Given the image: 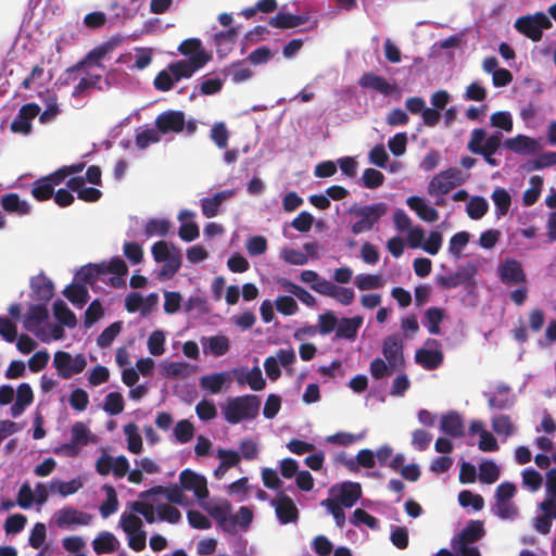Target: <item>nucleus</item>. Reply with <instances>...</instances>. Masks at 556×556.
<instances>
[{
	"mask_svg": "<svg viewBox=\"0 0 556 556\" xmlns=\"http://www.w3.org/2000/svg\"><path fill=\"white\" fill-rule=\"evenodd\" d=\"M261 400L257 395L245 394L229 400L223 408L225 419L232 425L254 419L260 412Z\"/></svg>",
	"mask_w": 556,
	"mask_h": 556,
	"instance_id": "f257e3e1",
	"label": "nucleus"
},
{
	"mask_svg": "<svg viewBox=\"0 0 556 556\" xmlns=\"http://www.w3.org/2000/svg\"><path fill=\"white\" fill-rule=\"evenodd\" d=\"M483 128H476L471 132L467 148L473 153L483 156L485 162L491 166H497L498 161L493 157L502 144V134L496 132L488 138Z\"/></svg>",
	"mask_w": 556,
	"mask_h": 556,
	"instance_id": "f03ea898",
	"label": "nucleus"
},
{
	"mask_svg": "<svg viewBox=\"0 0 556 556\" xmlns=\"http://www.w3.org/2000/svg\"><path fill=\"white\" fill-rule=\"evenodd\" d=\"M151 253L156 263H163L159 274L161 279H170L181 267V253L175 245H168L166 241H157L151 248Z\"/></svg>",
	"mask_w": 556,
	"mask_h": 556,
	"instance_id": "7ed1b4c3",
	"label": "nucleus"
},
{
	"mask_svg": "<svg viewBox=\"0 0 556 556\" xmlns=\"http://www.w3.org/2000/svg\"><path fill=\"white\" fill-rule=\"evenodd\" d=\"M116 45L117 41L109 40L90 50L83 60L78 61L64 72L63 84L68 85L70 83L77 80L84 68L88 65L96 64L97 66L102 67L99 62L113 51Z\"/></svg>",
	"mask_w": 556,
	"mask_h": 556,
	"instance_id": "20e7f679",
	"label": "nucleus"
},
{
	"mask_svg": "<svg viewBox=\"0 0 556 556\" xmlns=\"http://www.w3.org/2000/svg\"><path fill=\"white\" fill-rule=\"evenodd\" d=\"M387 211L388 205L384 202L352 208L353 214L359 219L352 224L351 231L354 235H359L371 230Z\"/></svg>",
	"mask_w": 556,
	"mask_h": 556,
	"instance_id": "39448f33",
	"label": "nucleus"
},
{
	"mask_svg": "<svg viewBox=\"0 0 556 556\" xmlns=\"http://www.w3.org/2000/svg\"><path fill=\"white\" fill-rule=\"evenodd\" d=\"M514 26L518 33L536 42L542 39L543 29L552 27V22L545 13L536 12L533 15L518 17Z\"/></svg>",
	"mask_w": 556,
	"mask_h": 556,
	"instance_id": "423d86ee",
	"label": "nucleus"
},
{
	"mask_svg": "<svg viewBox=\"0 0 556 556\" xmlns=\"http://www.w3.org/2000/svg\"><path fill=\"white\" fill-rule=\"evenodd\" d=\"M86 365L87 362L83 354L72 357L68 352L58 351L53 357V366L63 379H70L73 375L80 374Z\"/></svg>",
	"mask_w": 556,
	"mask_h": 556,
	"instance_id": "0eeeda50",
	"label": "nucleus"
},
{
	"mask_svg": "<svg viewBox=\"0 0 556 556\" xmlns=\"http://www.w3.org/2000/svg\"><path fill=\"white\" fill-rule=\"evenodd\" d=\"M210 56L205 52H198L188 60H179L168 65V71L173 74L176 81L181 78H189L193 73L203 67Z\"/></svg>",
	"mask_w": 556,
	"mask_h": 556,
	"instance_id": "6e6552de",
	"label": "nucleus"
},
{
	"mask_svg": "<svg viewBox=\"0 0 556 556\" xmlns=\"http://www.w3.org/2000/svg\"><path fill=\"white\" fill-rule=\"evenodd\" d=\"M425 345L429 348H434V350H417L415 354V361L426 370H434L442 365L444 359L443 353L440 350L441 343L437 339L429 338L426 340Z\"/></svg>",
	"mask_w": 556,
	"mask_h": 556,
	"instance_id": "1a4fd4ad",
	"label": "nucleus"
},
{
	"mask_svg": "<svg viewBox=\"0 0 556 556\" xmlns=\"http://www.w3.org/2000/svg\"><path fill=\"white\" fill-rule=\"evenodd\" d=\"M382 354L390 363L391 370H397L404 366L403 341L400 334H391L383 340Z\"/></svg>",
	"mask_w": 556,
	"mask_h": 556,
	"instance_id": "9d476101",
	"label": "nucleus"
},
{
	"mask_svg": "<svg viewBox=\"0 0 556 556\" xmlns=\"http://www.w3.org/2000/svg\"><path fill=\"white\" fill-rule=\"evenodd\" d=\"M186 118L182 111L168 110L159 114L155 118V127L160 134H178L185 129Z\"/></svg>",
	"mask_w": 556,
	"mask_h": 556,
	"instance_id": "9b49d317",
	"label": "nucleus"
},
{
	"mask_svg": "<svg viewBox=\"0 0 556 556\" xmlns=\"http://www.w3.org/2000/svg\"><path fill=\"white\" fill-rule=\"evenodd\" d=\"M500 280L507 286L525 283L527 275L520 264L515 258H506L497 268Z\"/></svg>",
	"mask_w": 556,
	"mask_h": 556,
	"instance_id": "f8f14e48",
	"label": "nucleus"
},
{
	"mask_svg": "<svg viewBox=\"0 0 556 556\" xmlns=\"http://www.w3.org/2000/svg\"><path fill=\"white\" fill-rule=\"evenodd\" d=\"M179 482L185 491H192L198 500H204L208 496L207 481L204 476L185 469L179 475Z\"/></svg>",
	"mask_w": 556,
	"mask_h": 556,
	"instance_id": "ddd939ff",
	"label": "nucleus"
},
{
	"mask_svg": "<svg viewBox=\"0 0 556 556\" xmlns=\"http://www.w3.org/2000/svg\"><path fill=\"white\" fill-rule=\"evenodd\" d=\"M206 510L224 532L235 534V526L231 519L232 506L227 500L207 507Z\"/></svg>",
	"mask_w": 556,
	"mask_h": 556,
	"instance_id": "4468645a",
	"label": "nucleus"
},
{
	"mask_svg": "<svg viewBox=\"0 0 556 556\" xmlns=\"http://www.w3.org/2000/svg\"><path fill=\"white\" fill-rule=\"evenodd\" d=\"M358 85L364 89H371L388 97L396 91L395 84L389 83L384 77L372 72L364 73L358 79Z\"/></svg>",
	"mask_w": 556,
	"mask_h": 556,
	"instance_id": "2eb2a0df",
	"label": "nucleus"
},
{
	"mask_svg": "<svg viewBox=\"0 0 556 556\" xmlns=\"http://www.w3.org/2000/svg\"><path fill=\"white\" fill-rule=\"evenodd\" d=\"M91 520L92 516L90 514L77 510L74 507H64L56 513V525L60 528L88 526Z\"/></svg>",
	"mask_w": 556,
	"mask_h": 556,
	"instance_id": "dca6fc26",
	"label": "nucleus"
},
{
	"mask_svg": "<svg viewBox=\"0 0 556 556\" xmlns=\"http://www.w3.org/2000/svg\"><path fill=\"white\" fill-rule=\"evenodd\" d=\"M273 505L275 506L276 515L280 523L287 525L298 520V507L288 495L283 493L279 494L277 498L273 501Z\"/></svg>",
	"mask_w": 556,
	"mask_h": 556,
	"instance_id": "f3484780",
	"label": "nucleus"
},
{
	"mask_svg": "<svg viewBox=\"0 0 556 556\" xmlns=\"http://www.w3.org/2000/svg\"><path fill=\"white\" fill-rule=\"evenodd\" d=\"M318 288V294L330 296L343 305H350L355 299V293L351 288L340 287L331 281H325Z\"/></svg>",
	"mask_w": 556,
	"mask_h": 556,
	"instance_id": "a211bd4d",
	"label": "nucleus"
},
{
	"mask_svg": "<svg viewBox=\"0 0 556 556\" xmlns=\"http://www.w3.org/2000/svg\"><path fill=\"white\" fill-rule=\"evenodd\" d=\"M485 534V530L483 527V522L480 520H471L468 525L460 531V533L452 540V546L456 547V544H471L480 539H482Z\"/></svg>",
	"mask_w": 556,
	"mask_h": 556,
	"instance_id": "6ab92c4d",
	"label": "nucleus"
},
{
	"mask_svg": "<svg viewBox=\"0 0 556 556\" xmlns=\"http://www.w3.org/2000/svg\"><path fill=\"white\" fill-rule=\"evenodd\" d=\"M308 20V14L295 15L279 11L275 16L269 18L268 25L279 29H291L305 24Z\"/></svg>",
	"mask_w": 556,
	"mask_h": 556,
	"instance_id": "aec40b11",
	"label": "nucleus"
},
{
	"mask_svg": "<svg viewBox=\"0 0 556 556\" xmlns=\"http://www.w3.org/2000/svg\"><path fill=\"white\" fill-rule=\"evenodd\" d=\"M440 429L452 438H460L465 434L464 420L455 410H451L441 417Z\"/></svg>",
	"mask_w": 556,
	"mask_h": 556,
	"instance_id": "412c9836",
	"label": "nucleus"
},
{
	"mask_svg": "<svg viewBox=\"0 0 556 556\" xmlns=\"http://www.w3.org/2000/svg\"><path fill=\"white\" fill-rule=\"evenodd\" d=\"M406 204L424 222L434 223L439 219V212L434 207L428 205L425 199L420 197L412 195L407 198Z\"/></svg>",
	"mask_w": 556,
	"mask_h": 556,
	"instance_id": "4be33fe9",
	"label": "nucleus"
},
{
	"mask_svg": "<svg viewBox=\"0 0 556 556\" xmlns=\"http://www.w3.org/2000/svg\"><path fill=\"white\" fill-rule=\"evenodd\" d=\"M30 287L36 299L43 303H48L54 295V285L45 274L33 277Z\"/></svg>",
	"mask_w": 556,
	"mask_h": 556,
	"instance_id": "5701e85b",
	"label": "nucleus"
},
{
	"mask_svg": "<svg viewBox=\"0 0 556 556\" xmlns=\"http://www.w3.org/2000/svg\"><path fill=\"white\" fill-rule=\"evenodd\" d=\"M233 195H235V191L233 190H222V191L215 193L211 198L202 199L201 200L202 214L206 218L215 217L218 214L219 206L222 205V203L226 199H229V198H231Z\"/></svg>",
	"mask_w": 556,
	"mask_h": 556,
	"instance_id": "b1692460",
	"label": "nucleus"
},
{
	"mask_svg": "<svg viewBox=\"0 0 556 556\" xmlns=\"http://www.w3.org/2000/svg\"><path fill=\"white\" fill-rule=\"evenodd\" d=\"M2 208L9 214H17L20 216L28 215L31 206L25 200H22L17 193H7L1 198Z\"/></svg>",
	"mask_w": 556,
	"mask_h": 556,
	"instance_id": "393cba45",
	"label": "nucleus"
},
{
	"mask_svg": "<svg viewBox=\"0 0 556 556\" xmlns=\"http://www.w3.org/2000/svg\"><path fill=\"white\" fill-rule=\"evenodd\" d=\"M100 266L102 267L101 274L102 276L111 273L115 274L116 277H112L110 279V282L113 287L117 288L124 285V281L122 280V277L125 276L128 273V268L126 263L118 256L111 260L109 264L105 262L100 263Z\"/></svg>",
	"mask_w": 556,
	"mask_h": 556,
	"instance_id": "a878e982",
	"label": "nucleus"
},
{
	"mask_svg": "<svg viewBox=\"0 0 556 556\" xmlns=\"http://www.w3.org/2000/svg\"><path fill=\"white\" fill-rule=\"evenodd\" d=\"M362 496V488L357 482H344L340 486V492L337 500L345 508H351Z\"/></svg>",
	"mask_w": 556,
	"mask_h": 556,
	"instance_id": "bb28decb",
	"label": "nucleus"
},
{
	"mask_svg": "<svg viewBox=\"0 0 556 556\" xmlns=\"http://www.w3.org/2000/svg\"><path fill=\"white\" fill-rule=\"evenodd\" d=\"M362 324V316H354L352 318L343 317L338 321L336 337L338 339L354 340Z\"/></svg>",
	"mask_w": 556,
	"mask_h": 556,
	"instance_id": "cd10ccee",
	"label": "nucleus"
},
{
	"mask_svg": "<svg viewBox=\"0 0 556 556\" xmlns=\"http://www.w3.org/2000/svg\"><path fill=\"white\" fill-rule=\"evenodd\" d=\"M473 274L475 269L472 267H460L453 274L441 276L438 279V283L444 289H454L467 282Z\"/></svg>",
	"mask_w": 556,
	"mask_h": 556,
	"instance_id": "c85d7f7f",
	"label": "nucleus"
},
{
	"mask_svg": "<svg viewBox=\"0 0 556 556\" xmlns=\"http://www.w3.org/2000/svg\"><path fill=\"white\" fill-rule=\"evenodd\" d=\"M119 546V542L116 536L109 532L102 531L92 541V547L96 554H111L114 553Z\"/></svg>",
	"mask_w": 556,
	"mask_h": 556,
	"instance_id": "c756f323",
	"label": "nucleus"
},
{
	"mask_svg": "<svg viewBox=\"0 0 556 556\" xmlns=\"http://www.w3.org/2000/svg\"><path fill=\"white\" fill-rule=\"evenodd\" d=\"M48 316L49 312L46 305H30L24 321V326L28 331L35 332L37 328L48 318Z\"/></svg>",
	"mask_w": 556,
	"mask_h": 556,
	"instance_id": "7c9ffc66",
	"label": "nucleus"
},
{
	"mask_svg": "<svg viewBox=\"0 0 556 556\" xmlns=\"http://www.w3.org/2000/svg\"><path fill=\"white\" fill-rule=\"evenodd\" d=\"M237 382L241 386L247 383L253 391H261L266 386V381L258 366H254L249 371L237 376Z\"/></svg>",
	"mask_w": 556,
	"mask_h": 556,
	"instance_id": "2f4dec72",
	"label": "nucleus"
},
{
	"mask_svg": "<svg viewBox=\"0 0 556 556\" xmlns=\"http://www.w3.org/2000/svg\"><path fill=\"white\" fill-rule=\"evenodd\" d=\"M278 283L285 290H287L288 292H290L291 294L296 296L305 305H307L309 307H313V306L316 305L315 298L307 290H305L303 287L298 286V285L293 283L292 281H290V280H288L286 278L279 279Z\"/></svg>",
	"mask_w": 556,
	"mask_h": 556,
	"instance_id": "473e14b6",
	"label": "nucleus"
},
{
	"mask_svg": "<svg viewBox=\"0 0 556 556\" xmlns=\"http://www.w3.org/2000/svg\"><path fill=\"white\" fill-rule=\"evenodd\" d=\"M53 314L58 321L68 328H74L77 325L75 314L68 308L64 301L58 299L53 303Z\"/></svg>",
	"mask_w": 556,
	"mask_h": 556,
	"instance_id": "72a5a7b5",
	"label": "nucleus"
},
{
	"mask_svg": "<svg viewBox=\"0 0 556 556\" xmlns=\"http://www.w3.org/2000/svg\"><path fill=\"white\" fill-rule=\"evenodd\" d=\"M491 199L495 205V215L497 218L505 216L511 205V197L504 188H495L491 194Z\"/></svg>",
	"mask_w": 556,
	"mask_h": 556,
	"instance_id": "f704fd0d",
	"label": "nucleus"
},
{
	"mask_svg": "<svg viewBox=\"0 0 556 556\" xmlns=\"http://www.w3.org/2000/svg\"><path fill=\"white\" fill-rule=\"evenodd\" d=\"M227 380L228 375L226 372L205 375L200 378V387L213 394H217L222 391Z\"/></svg>",
	"mask_w": 556,
	"mask_h": 556,
	"instance_id": "c9c22d12",
	"label": "nucleus"
},
{
	"mask_svg": "<svg viewBox=\"0 0 556 556\" xmlns=\"http://www.w3.org/2000/svg\"><path fill=\"white\" fill-rule=\"evenodd\" d=\"M63 294L77 307H83L89 300L88 290L83 285H70L64 289Z\"/></svg>",
	"mask_w": 556,
	"mask_h": 556,
	"instance_id": "e433bc0d",
	"label": "nucleus"
},
{
	"mask_svg": "<svg viewBox=\"0 0 556 556\" xmlns=\"http://www.w3.org/2000/svg\"><path fill=\"white\" fill-rule=\"evenodd\" d=\"M504 146L516 153L533 152L536 148V141L528 136L518 135L515 138L507 139Z\"/></svg>",
	"mask_w": 556,
	"mask_h": 556,
	"instance_id": "4c0bfd02",
	"label": "nucleus"
},
{
	"mask_svg": "<svg viewBox=\"0 0 556 556\" xmlns=\"http://www.w3.org/2000/svg\"><path fill=\"white\" fill-rule=\"evenodd\" d=\"M491 511L503 520H513L518 515V508L510 500H495L494 505L491 507Z\"/></svg>",
	"mask_w": 556,
	"mask_h": 556,
	"instance_id": "58836bf2",
	"label": "nucleus"
},
{
	"mask_svg": "<svg viewBox=\"0 0 556 556\" xmlns=\"http://www.w3.org/2000/svg\"><path fill=\"white\" fill-rule=\"evenodd\" d=\"M491 424L493 431L498 435H504L505 438L513 435L516 431V427L508 415H495L492 418Z\"/></svg>",
	"mask_w": 556,
	"mask_h": 556,
	"instance_id": "ea45409f",
	"label": "nucleus"
},
{
	"mask_svg": "<svg viewBox=\"0 0 556 556\" xmlns=\"http://www.w3.org/2000/svg\"><path fill=\"white\" fill-rule=\"evenodd\" d=\"M101 268L100 263L85 265L77 273L76 277L79 281L88 283L93 288L98 280H103L101 278Z\"/></svg>",
	"mask_w": 556,
	"mask_h": 556,
	"instance_id": "a19ab883",
	"label": "nucleus"
},
{
	"mask_svg": "<svg viewBox=\"0 0 556 556\" xmlns=\"http://www.w3.org/2000/svg\"><path fill=\"white\" fill-rule=\"evenodd\" d=\"M453 189V184L446 179L444 174L440 172L428 185V193L430 195H444Z\"/></svg>",
	"mask_w": 556,
	"mask_h": 556,
	"instance_id": "79ce46f5",
	"label": "nucleus"
},
{
	"mask_svg": "<svg viewBox=\"0 0 556 556\" xmlns=\"http://www.w3.org/2000/svg\"><path fill=\"white\" fill-rule=\"evenodd\" d=\"M124 433L127 437V448L134 454H138L142 450V439L138 432L136 424L130 422L124 427Z\"/></svg>",
	"mask_w": 556,
	"mask_h": 556,
	"instance_id": "37998d69",
	"label": "nucleus"
},
{
	"mask_svg": "<svg viewBox=\"0 0 556 556\" xmlns=\"http://www.w3.org/2000/svg\"><path fill=\"white\" fill-rule=\"evenodd\" d=\"M149 494H165L168 502L173 504L181 505L184 503V489L181 485H174L172 488H166L162 485H157L151 488L148 491Z\"/></svg>",
	"mask_w": 556,
	"mask_h": 556,
	"instance_id": "c03bdc74",
	"label": "nucleus"
},
{
	"mask_svg": "<svg viewBox=\"0 0 556 556\" xmlns=\"http://www.w3.org/2000/svg\"><path fill=\"white\" fill-rule=\"evenodd\" d=\"M489 210L488 201L479 195L472 197L467 204L466 212L471 219L482 218Z\"/></svg>",
	"mask_w": 556,
	"mask_h": 556,
	"instance_id": "a18cd8bd",
	"label": "nucleus"
},
{
	"mask_svg": "<svg viewBox=\"0 0 556 556\" xmlns=\"http://www.w3.org/2000/svg\"><path fill=\"white\" fill-rule=\"evenodd\" d=\"M500 473V468L493 460H485L479 467V480L485 484L496 482Z\"/></svg>",
	"mask_w": 556,
	"mask_h": 556,
	"instance_id": "49530a36",
	"label": "nucleus"
},
{
	"mask_svg": "<svg viewBox=\"0 0 556 556\" xmlns=\"http://www.w3.org/2000/svg\"><path fill=\"white\" fill-rule=\"evenodd\" d=\"M103 490L106 493V500L100 506V514L103 518H108L117 510L118 500L115 489L112 485L105 484Z\"/></svg>",
	"mask_w": 556,
	"mask_h": 556,
	"instance_id": "de8ad7c7",
	"label": "nucleus"
},
{
	"mask_svg": "<svg viewBox=\"0 0 556 556\" xmlns=\"http://www.w3.org/2000/svg\"><path fill=\"white\" fill-rule=\"evenodd\" d=\"M170 230V222L168 219L152 218L148 220L144 227L147 237L161 236L165 237Z\"/></svg>",
	"mask_w": 556,
	"mask_h": 556,
	"instance_id": "09e8293b",
	"label": "nucleus"
},
{
	"mask_svg": "<svg viewBox=\"0 0 556 556\" xmlns=\"http://www.w3.org/2000/svg\"><path fill=\"white\" fill-rule=\"evenodd\" d=\"M81 486V481L77 479H73L71 481L53 480L50 483V490L52 492H58L64 497L76 493Z\"/></svg>",
	"mask_w": 556,
	"mask_h": 556,
	"instance_id": "8fccbe9b",
	"label": "nucleus"
},
{
	"mask_svg": "<svg viewBox=\"0 0 556 556\" xmlns=\"http://www.w3.org/2000/svg\"><path fill=\"white\" fill-rule=\"evenodd\" d=\"M54 194V188L45 177L37 179L31 188V195L37 201L49 200Z\"/></svg>",
	"mask_w": 556,
	"mask_h": 556,
	"instance_id": "3c124183",
	"label": "nucleus"
},
{
	"mask_svg": "<svg viewBox=\"0 0 556 556\" xmlns=\"http://www.w3.org/2000/svg\"><path fill=\"white\" fill-rule=\"evenodd\" d=\"M122 321H114L106 327L98 337L97 344L100 348L110 346L122 330Z\"/></svg>",
	"mask_w": 556,
	"mask_h": 556,
	"instance_id": "603ef678",
	"label": "nucleus"
},
{
	"mask_svg": "<svg viewBox=\"0 0 556 556\" xmlns=\"http://www.w3.org/2000/svg\"><path fill=\"white\" fill-rule=\"evenodd\" d=\"M470 235L467 231H459L452 236L448 242V252L455 258L462 256L463 249L468 244Z\"/></svg>",
	"mask_w": 556,
	"mask_h": 556,
	"instance_id": "864d4df0",
	"label": "nucleus"
},
{
	"mask_svg": "<svg viewBox=\"0 0 556 556\" xmlns=\"http://www.w3.org/2000/svg\"><path fill=\"white\" fill-rule=\"evenodd\" d=\"M103 409L110 415H118L124 410V399L119 392H110L104 399Z\"/></svg>",
	"mask_w": 556,
	"mask_h": 556,
	"instance_id": "5fc2aeb1",
	"label": "nucleus"
},
{
	"mask_svg": "<svg viewBox=\"0 0 556 556\" xmlns=\"http://www.w3.org/2000/svg\"><path fill=\"white\" fill-rule=\"evenodd\" d=\"M425 317L428 321V331L431 334H439L440 324L444 318V309L439 307H429L425 313Z\"/></svg>",
	"mask_w": 556,
	"mask_h": 556,
	"instance_id": "6e6d98bb",
	"label": "nucleus"
},
{
	"mask_svg": "<svg viewBox=\"0 0 556 556\" xmlns=\"http://www.w3.org/2000/svg\"><path fill=\"white\" fill-rule=\"evenodd\" d=\"M321 506L326 507L327 510L332 515L336 525L339 528H343L345 523V514L343 511V505L333 498H326L321 502Z\"/></svg>",
	"mask_w": 556,
	"mask_h": 556,
	"instance_id": "4d7b16f0",
	"label": "nucleus"
},
{
	"mask_svg": "<svg viewBox=\"0 0 556 556\" xmlns=\"http://www.w3.org/2000/svg\"><path fill=\"white\" fill-rule=\"evenodd\" d=\"M160 141V131L157 128H147L136 135V146L143 150L152 143Z\"/></svg>",
	"mask_w": 556,
	"mask_h": 556,
	"instance_id": "13d9d810",
	"label": "nucleus"
},
{
	"mask_svg": "<svg viewBox=\"0 0 556 556\" xmlns=\"http://www.w3.org/2000/svg\"><path fill=\"white\" fill-rule=\"evenodd\" d=\"M231 519L235 526L236 534L238 527H240L242 530L249 529L253 521V511L247 506H241L236 515H231Z\"/></svg>",
	"mask_w": 556,
	"mask_h": 556,
	"instance_id": "bf43d9fd",
	"label": "nucleus"
},
{
	"mask_svg": "<svg viewBox=\"0 0 556 556\" xmlns=\"http://www.w3.org/2000/svg\"><path fill=\"white\" fill-rule=\"evenodd\" d=\"M174 435L178 442L187 443L194 435V427L189 420L182 419L176 424L174 428Z\"/></svg>",
	"mask_w": 556,
	"mask_h": 556,
	"instance_id": "052dcab7",
	"label": "nucleus"
},
{
	"mask_svg": "<svg viewBox=\"0 0 556 556\" xmlns=\"http://www.w3.org/2000/svg\"><path fill=\"white\" fill-rule=\"evenodd\" d=\"M458 502L460 506H472V508L477 511L481 510L484 506L483 497L480 494H473L468 490H464L458 494Z\"/></svg>",
	"mask_w": 556,
	"mask_h": 556,
	"instance_id": "680f3d73",
	"label": "nucleus"
},
{
	"mask_svg": "<svg viewBox=\"0 0 556 556\" xmlns=\"http://www.w3.org/2000/svg\"><path fill=\"white\" fill-rule=\"evenodd\" d=\"M244 62V60L233 62L228 68V73L231 75V79L236 84L243 83L253 76V72L249 67L242 66Z\"/></svg>",
	"mask_w": 556,
	"mask_h": 556,
	"instance_id": "e2e57ef3",
	"label": "nucleus"
},
{
	"mask_svg": "<svg viewBox=\"0 0 556 556\" xmlns=\"http://www.w3.org/2000/svg\"><path fill=\"white\" fill-rule=\"evenodd\" d=\"M384 179V175L375 168H366L362 176L363 185L368 189H376L382 186Z\"/></svg>",
	"mask_w": 556,
	"mask_h": 556,
	"instance_id": "0e129e2a",
	"label": "nucleus"
},
{
	"mask_svg": "<svg viewBox=\"0 0 556 556\" xmlns=\"http://www.w3.org/2000/svg\"><path fill=\"white\" fill-rule=\"evenodd\" d=\"M119 523H121V528L123 529V531L126 534H131L132 532L142 530V528H143L142 520L140 519V517H138L135 514L124 513L121 516Z\"/></svg>",
	"mask_w": 556,
	"mask_h": 556,
	"instance_id": "69168bd1",
	"label": "nucleus"
},
{
	"mask_svg": "<svg viewBox=\"0 0 556 556\" xmlns=\"http://www.w3.org/2000/svg\"><path fill=\"white\" fill-rule=\"evenodd\" d=\"M104 315V309L98 300L92 301L85 311L84 326L90 328Z\"/></svg>",
	"mask_w": 556,
	"mask_h": 556,
	"instance_id": "338daca9",
	"label": "nucleus"
},
{
	"mask_svg": "<svg viewBox=\"0 0 556 556\" xmlns=\"http://www.w3.org/2000/svg\"><path fill=\"white\" fill-rule=\"evenodd\" d=\"M211 139L219 149H224L227 147L229 132L225 123L219 122L213 125L211 129Z\"/></svg>",
	"mask_w": 556,
	"mask_h": 556,
	"instance_id": "774afa93",
	"label": "nucleus"
}]
</instances>
